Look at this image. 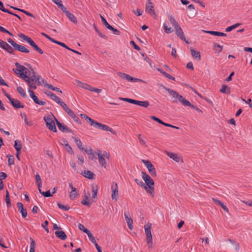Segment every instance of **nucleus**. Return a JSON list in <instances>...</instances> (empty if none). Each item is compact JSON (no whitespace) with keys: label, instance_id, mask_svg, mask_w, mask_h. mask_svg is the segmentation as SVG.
<instances>
[{"label":"nucleus","instance_id":"35","mask_svg":"<svg viewBox=\"0 0 252 252\" xmlns=\"http://www.w3.org/2000/svg\"><path fill=\"white\" fill-rule=\"evenodd\" d=\"M78 82L82 85H79L80 87H81L86 90H89V91L92 92L93 87L91 86H90V85L86 84V83H83L79 81H78Z\"/></svg>","mask_w":252,"mask_h":252},{"label":"nucleus","instance_id":"51","mask_svg":"<svg viewBox=\"0 0 252 252\" xmlns=\"http://www.w3.org/2000/svg\"><path fill=\"white\" fill-rule=\"evenodd\" d=\"M60 105L63 109V110L67 113L70 109L68 107L67 105L64 102H62L61 103Z\"/></svg>","mask_w":252,"mask_h":252},{"label":"nucleus","instance_id":"61","mask_svg":"<svg viewBox=\"0 0 252 252\" xmlns=\"http://www.w3.org/2000/svg\"><path fill=\"white\" fill-rule=\"evenodd\" d=\"M44 120L45 121L46 125L48 123H50L53 122V120L52 119L50 116H45L44 117Z\"/></svg>","mask_w":252,"mask_h":252},{"label":"nucleus","instance_id":"4","mask_svg":"<svg viewBox=\"0 0 252 252\" xmlns=\"http://www.w3.org/2000/svg\"><path fill=\"white\" fill-rule=\"evenodd\" d=\"M93 126L94 127L97 128L98 129H102L104 131H109L111 132L113 134H116V132L114 131L112 128L110 127L109 126L102 124L101 123H99L96 121H95L94 123Z\"/></svg>","mask_w":252,"mask_h":252},{"label":"nucleus","instance_id":"60","mask_svg":"<svg viewBox=\"0 0 252 252\" xmlns=\"http://www.w3.org/2000/svg\"><path fill=\"white\" fill-rule=\"evenodd\" d=\"M134 181L138 186L144 189L145 184L142 181H140L137 179H135Z\"/></svg>","mask_w":252,"mask_h":252},{"label":"nucleus","instance_id":"54","mask_svg":"<svg viewBox=\"0 0 252 252\" xmlns=\"http://www.w3.org/2000/svg\"><path fill=\"white\" fill-rule=\"evenodd\" d=\"M30 241H31V243H30L31 249H30V250H35V245H36L35 241L32 237H30Z\"/></svg>","mask_w":252,"mask_h":252},{"label":"nucleus","instance_id":"43","mask_svg":"<svg viewBox=\"0 0 252 252\" xmlns=\"http://www.w3.org/2000/svg\"><path fill=\"white\" fill-rule=\"evenodd\" d=\"M51 98L59 105L61 104V102H63L61 99L58 96H57L55 94L52 96V97Z\"/></svg>","mask_w":252,"mask_h":252},{"label":"nucleus","instance_id":"46","mask_svg":"<svg viewBox=\"0 0 252 252\" xmlns=\"http://www.w3.org/2000/svg\"><path fill=\"white\" fill-rule=\"evenodd\" d=\"M53 43H56L58 45H59L65 48V49H66L67 50H71V48H70L65 43H64L63 42H61L60 41L55 40V41Z\"/></svg>","mask_w":252,"mask_h":252},{"label":"nucleus","instance_id":"26","mask_svg":"<svg viewBox=\"0 0 252 252\" xmlns=\"http://www.w3.org/2000/svg\"><path fill=\"white\" fill-rule=\"evenodd\" d=\"M220 92L222 93L229 94H230V88L226 85H222Z\"/></svg>","mask_w":252,"mask_h":252},{"label":"nucleus","instance_id":"7","mask_svg":"<svg viewBox=\"0 0 252 252\" xmlns=\"http://www.w3.org/2000/svg\"><path fill=\"white\" fill-rule=\"evenodd\" d=\"M0 47L10 54H14V49L7 42L0 39Z\"/></svg>","mask_w":252,"mask_h":252},{"label":"nucleus","instance_id":"8","mask_svg":"<svg viewBox=\"0 0 252 252\" xmlns=\"http://www.w3.org/2000/svg\"><path fill=\"white\" fill-rule=\"evenodd\" d=\"M54 118L55 120L56 124L58 127V128L60 130H61L62 132H64L66 131L68 133H72V130L70 129L66 125H63L61 124L56 118L55 116H54Z\"/></svg>","mask_w":252,"mask_h":252},{"label":"nucleus","instance_id":"57","mask_svg":"<svg viewBox=\"0 0 252 252\" xmlns=\"http://www.w3.org/2000/svg\"><path fill=\"white\" fill-rule=\"evenodd\" d=\"M48 89H51L53 91H55L56 92H60L61 93H62V91L60 90V89L57 87H55L53 85H49Z\"/></svg>","mask_w":252,"mask_h":252},{"label":"nucleus","instance_id":"39","mask_svg":"<svg viewBox=\"0 0 252 252\" xmlns=\"http://www.w3.org/2000/svg\"><path fill=\"white\" fill-rule=\"evenodd\" d=\"M39 192L40 194L46 197L52 196V194L51 193L50 190H48L46 191H43L41 190V189H39Z\"/></svg>","mask_w":252,"mask_h":252},{"label":"nucleus","instance_id":"34","mask_svg":"<svg viewBox=\"0 0 252 252\" xmlns=\"http://www.w3.org/2000/svg\"><path fill=\"white\" fill-rule=\"evenodd\" d=\"M5 202L8 208H10L11 206V201L9 192L7 190H6L5 194Z\"/></svg>","mask_w":252,"mask_h":252},{"label":"nucleus","instance_id":"40","mask_svg":"<svg viewBox=\"0 0 252 252\" xmlns=\"http://www.w3.org/2000/svg\"><path fill=\"white\" fill-rule=\"evenodd\" d=\"M78 228L80 230L83 231L84 233H86L87 234H88L90 232V231L89 229H88L83 224H82L81 223L78 224Z\"/></svg>","mask_w":252,"mask_h":252},{"label":"nucleus","instance_id":"25","mask_svg":"<svg viewBox=\"0 0 252 252\" xmlns=\"http://www.w3.org/2000/svg\"><path fill=\"white\" fill-rule=\"evenodd\" d=\"M167 155L172 158L173 160L175 161L176 162H179L180 161V158L178 157V155L173 153L166 152Z\"/></svg>","mask_w":252,"mask_h":252},{"label":"nucleus","instance_id":"16","mask_svg":"<svg viewBox=\"0 0 252 252\" xmlns=\"http://www.w3.org/2000/svg\"><path fill=\"white\" fill-rule=\"evenodd\" d=\"M19 211L21 213L23 218H26L27 216L26 209L24 208L23 204L21 202H18L17 204Z\"/></svg>","mask_w":252,"mask_h":252},{"label":"nucleus","instance_id":"2","mask_svg":"<svg viewBox=\"0 0 252 252\" xmlns=\"http://www.w3.org/2000/svg\"><path fill=\"white\" fill-rule=\"evenodd\" d=\"M141 174L142 177L146 184V185H145L144 189L147 193L151 194L152 196L154 197V182L153 180L148 174L144 171L141 172Z\"/></svg>","mask_w":252,"mask_h":252},{"label":"nucleus","instance_id":"15","mask_svg":"<svg viewBox=\"0 0 252 252\" xmlns=\"http://www.w3.org/2000/svg\"><path fill=\"white\" fill-rule=\"evenodd\" d=\"M145 234L146 235L147 240L151 241L152 239V235L151 233V224H150L147 227V225L144 226Z\"/></svg>","mask_w":252,"mask_h":252},{"label":"nucleus","instance_id":"42","mask_svg":"<svg viewBox=\"0 0 252 252\" xmlns=\"http://www.w3.org/2000/svg\"><path fill=\"white\" fill-rule=\"evenodd\" d=\"M241 24L240 23H236L233 25H232L231 26H229L225 29V31L226 32H229L233 30V29L237 28L239 26H240Z\"/></svg>","mask_w":252,"mask_h":252},{"label":"nucleus","instance_id":"24","mask_svg":"<svg viewBox=\"0 0 252 252\" xmlns=\"http://www.w3.org/2000/svg\"><path fill=\"white\" fill-rule=\"evenodd\" d=\"M52 0L55 3H56L58 5L59 8H60L63 13L64 12H66V10H67V9L63 4L62 1L61 0Z\"/></svg>","mask_w":252,"mask_h":252},{"label":"nucleus","instance_id":"18","mask_svg":"<svg viewBox=\"0 0 252 252\" xmlns=\"http://www.w3.org/2000/svg\"><path fill=\"white\" fill-rule=\"evenodd\" d=\"M55 233L57 238H60L62 240H65L67 238V236L65 233L62 230H57Z\"/></svg>","mask_w":252,"mask_h":252},{"label":"nucleus","instance_id":"3","mask_svg":"<svg viewBox=\"0 0 252 252\" xmlns=\"http://www.w3.org/2000/svg\"><path fill=\"white\" fill-rule=\"evenodd\" d=\"M18 35L21 38L27 41L31 46L33 47V48H34L35 50H36L39 53L41 54L43 53V51L35 44V43L31 38L25 35L23 33H20Z\"/></svg>","mask_w":252,"mask_h":252},{"label":"nucleus","instance_id":"31","mask_svg":"<svg viewBox=\"0 0 252 252\" xmlns=\"http://www.w3.org/2000/svg\"><path fill=\"white\" fill-rule=\"evenodd\" d=\"M14 147L16 149V152L21 151L22 149V144L20 140H16L14 141Z\"/></svg>","mask_w":252,"mask_h":252},{"label":"nucleus","instance_id":"29","mask_svg":"<svg viewBox=\"0 0 252 252\" xmlns=\"http://www.w3.org/2000/svg\"><path fill=\"white\" fill-rule=\"evenodd\" d=\"M126 80H127V81H128L129 82H136L140 81V82H142L144 83H146L145 81H144L141 79L136 78H134L128 74L127 75V76L126 77Z\"/></svg>","mask_w":252,"mask_h":252},{"label":"nucleus","instance_id":"41","mask_svg":"<svg viewBox=\"0 0 252 252\" xmlns=\"http://www.w3.org/2000/svg\"><path fill=\"white\" fill-rule=\"evenodd\" d=\"M169 20L174 28L175 27H178V26L179 25L178 22L176 21V20L174 19V18L172 16H169Z\"/></svg>","mask_w":252,"mask_h":252},{"label":"nucleus","instance_id":"12","mask_svg":"<svg viewBox=\"0 0 252 252\" xmlns=\"http://www.w3.org/2000/svg\"><path fill=\"white\" fill-rule=\"evenodd\" d=\"M90 196V193L88 192V194H85L84 195V198L81 201V203L84 205H86L88 207H90L92 204V202H94L93 200L91 201V200L89 198V196Z\"/></svg>","mask_w":252,"mask_h":252},{"label":"nucleus","instance_id":"6","mask_svg":"<svg viewBox=\"0 0 252 252\" xmlns=\"http://www.w3.org/2000/svg\"><path fill=\"white\" fill-rule=\"evenodd\" d=\"M176 34L182 40H184L187 44H189L188 40H186L184 32L181 27L178 25L174 27Z\"/></svg>","mask_w":252,"mask_h":252},{"label":"nucleus","instance_id":"13","mask_svg":"<svg viewBox=\"0 0 252 252\" xmlns=\"http://www.w3.org/2000/svg\"><path fill=\"white\" fill-rule=\"evenodd\" d=\"M69 186L71 189V191L69 194V198L71 200H74L77 196L76 189L73 187L71 183H69Z\"/></svg>","mask_w":252,"mask_h":252},{"label":"nucleus","instance_id":"11","mask_svg":"<svg viewBox=\"0 0 252 252\" xmlns=\"http://www.w3.org/2000/svg\"><path fill=\"white\" fill-rule=\"evenodd\" d=\"M167 92L170 94L172 96L175 98V99L173 101V102L177 103L179 102V100H180V97H182V95L180 94L177 92L174 91L172 89L167 90Z\"/></svg>","mask_w":252,"mask_h":252},{"label":"nucleus","instance_id":"56","mask_svg":"<svg viewBox=\"0 0 252 252\" xmlns=\"http://www.w3.org/2000/svg\"><path fill=\"white\" fill-rule=\"evenodd\" d=\"M214 35L215 36H226V34L223 32H217V31H214V32H213Z\"/></svg>","mask_w":252,"mask_h":252},{"label":"nucleus","instance_id":"23","mask_svg":"<svg viewBox=\"0 0 252 252\" xmlns=\"http://www.w3.org/2000/svg\"><path fill=\"white\" fill-rule=\"evenodd\" d=\"M98 186L97 185L93 184L92 185V198H95L97 196L98 192Z\"/></svg>","mask_w":252,"mask_h":252},{"label":"nucleus","instance_id":"28","mask_svg":"<svg viewBox=\"0 0 252 252\" xmlns=\"http://www.w3.org/2000/svg\"><path fill=\"white\" fill-rule=\"evenodd\" d=\"M46 126L48 127V128L51 131H52L53 132H56L57 131L55 124L54 122H52L51 123H48L47 124H46Z\"/></svg>","mask_w":252,"mask_h":252},{"label":"nucleus","instance_id":"47","mask_svg":"<svg viewBox=\"0 0 252 252\" xmlns=\"http://www.w3.org/2000/svg\"><path fill=\"white\" fill-rule=\"evenodd\" d=\"M120 99L122 100H123V101L127 102L130 103L134 104H135V103H136V100L128 98H122V97H120Z\"/></svg>","mask_w":252,"mask_h":252},{"label":"nucleus","instance_id":"50","mask_svg":"<svg viewBox=\"0 0 252 252\" xmlns=\"http://www.w3.org/2000/svg\"><path fill=\"white\" fill-rule=\"evenodd\" d=\"M94 29H95V32L97 33V34L102 38L107 40L108 39V37L105 35V34H102L97 29V28L94 26Z\"/></svg>","mask_w":252,"mask_h":252},{"label":"nucleus","instance_id":"53","mask_svg":"<svg viewBox=\"0 0 252 252\" xmlns=\"http://www.w3.org/2000/svg\"><path fill=\"white\" fill-rule=\"evenodd\" d=\"M58 206L60 209H63L65 211H68L70 209L69 207H68V206L63 205L61 204L60 203H58Z\"/></svg>","mask_w":252,"mask_h":252},{"label":"nucleus","instance_id":"19","mask_svg":"<svg viewBox=\"0 0 252 252\" xmlns=\"http://www.w3.org/2000/svg\"><path fill=\"white\" fill-rule=\"evenodd\" d=\"M65 13L66 17L73 23L76 24L77 23V20L74 15L69 11L66 10V12H64Z\"/></svg>","mask_w":252,"mask_h":252},{"label":"nucleus","instance_id":"48","mask_svg":"<svg viewBox=\"0 0 252 252\" xmlns=\"http://www.w3.org/2000/svg\"><path fill=\"white\" fill-rule=\"evenodd\" d=\"M63 141L64 143H65V146L66 149L67 151V152H69V153H72L73 151H72V148L68 144L67 141L65 140V139H63Z\"/></svg>","mask_w":252,"mask_h":252},{"label":"nucleus","instance_id":"10","mask_svg":"<svg viewBox=\"0 0 252 252\" xmlns=\"http://www.w3.org/2000/svg\"><path fill=\"white\" fill-rule=\"evenodd\" d=\"M146 11L148 12L151 15H155V17L157 16V15L155 13L153 4L151 1V0H147V3L146 4Z\"/></svg>","mask_w":252,"mask_h":252},{"label":"nucleus","instance_id":"55","mask_svg":"<svg viewBox=\"0 0 252 252\" xmlns=\"http://www.w3.org/2000/svg\"><path fill=\"white\" fill-rule=\"evenodd\" d=\"M0 32H3V33H6L8 34L9 35L11 36H13V34L10 32L9 31L4 28L3 27L0 26Z\"/></svg>","mask_w":252,"mask_h":252},{"label":"nucleus","instance_id":"52","mask_svg":"<svg viewBox=\"0 0 252 252\" xmlns=\"http://www.w3.org/2000/svg\"><path fill=\"white\" fill-rule=\"evenodd\" d=\"M89 238V240L93 244L94 243H95L96 241H95V238L93 236V235L91 233V232H90V233H89L88 234H87Z\"/></svg>","mask_w":252,"mask_h":252},{"label":"nucleus","instance_id":"20","mask_svg":"<svg viewBox=\"0 0 252 252\" xmlns=\"http://www.w3.org/2000/svg\"><path fill=\"white\" fill-rule=\"evenodd\" d=\"M124 215H125V219L126 221L128 228L130 230H132L133 228V225H132L133 220H132V218L131 217H128L127 213H125Z\"/></svg>","mask_w":252,"mask_h":252},{"label":"nucleus","instance_id":"36","mask_svg":"<svg viewBox=\"0 0 252 252\" xmlns=\"http://www.w3.org/2000/svg\"><path fill=\"white\" fill-rule=\"evenodd\" d=\"M223 49V47L218 43L214 44V49L215 52L219 53H220Z\"/></svg>","mask_w":252,"mask_h":252},{"label":"nucleus","instance_id":"63","mask_svg":"<svg viewBox=\"0 0 252 252\" xmlns=\"http://www.w3.org/2000/svg\"><path fill=\"white\" fill-rule=\"evenodd\" d=\"M23 116H24V121L26 124L28 126H31L32 125V122H28V119L25 113H23Z\"/></svg>","mask_w":252,"mask_h":252},{"label":"nucleus","instance_id":"37","mask_svg":"<svg viewBox=\"0 0 252 252\" xmlns=\"http://www.w3.org/2000/svg\"><path fill=\"white\" fill-rule=\"evenodd\" d=\"M72 138L74 139L75 142L78 147L81 150H84V148L82 147V143L80 139L75 137H72Z\"/></svg>","mask_w":252,"mask_h":252},{"label":"nucleus","instance_id":"44","mask_svg":"<svg viewBox=\"0 0 252 252\" xmlns=\"http://www.w3.org/2000/svg\"><path fill=\"white\" fill-rule=\"evenodd\" d=\"M8 158V165L11 166V165H13L14 164V157L11 155H8L7 156Z\"/></svg>","mask_w":252,"mask_h":252},{"label":"nucleus","instance_id":"38","mask_svg":"<svg viewBox=\"0 0 252 252\" xmlns=\"http://www.w3.org/2000/svg\"><path fill=\"white\" fill-rule=\"evenodd\" d=\"M17 91L21 94L22 97H26L27 96L26 93L25 92L22 87L21 86L17 87Z\"/></svg>","mask_w":252,"mask_h":252},{"label":"nucleus","instance_id":"64","mask_svg":"<svg viewBox=\"0 0 252 252\" xmlns=\"http://www.w3.org/2000/svg\"><path fill=\"white\" fill-rule=\"evenodd\" d=\"M41 34L45 36L46 38H47L48 39H49L50 41H51L52 42H54L55 41V40L54 38L51 37L49 35L47 34L46 33L44 32H41Z\"/></svg>","mask_w":252,"mask_h":252},{"label":"nucleus","instance_id":"30","mask_svg":"<svg viewBox=\"0 0 252 252\" xmlns=\"http://www.w3.org/2000/svg\"><path fill=\"white\" fill-rule=\"evenodd\" d=\"M135 104L147 108L149 106V102L147 100L141 101L136 100V103H135Z\"/></svg>","mask_w":252,"mask_h":252},{"label":"nucleus","instance_id":"17","mask_svg":"<svg viewBox=\"0 0 252 252\" xmlns=\"http://www.w3.org/2000/svg\"><path fill=\"white\" fill-rule=\"evenodd\" d=\"M81 174L86 178L89 179H94V174L89 171V170H84L83 172L81 173Z\"/></svg>","mask_w":252,"mask_h":252},{"label":"nucleus","instance_id":"1","mask_svg":"<svg viewBox=\"0 0 252 252\" xmlns=\"http://www.w3.org/2000/svg\"><path fill=\"white\" fill-rule=\"evenodd\" d=\"M15 65L17 68L13 69V71L28 83L30 89L35 90L37 88L36 85H41L40 81L41 77L39 75H36L35 71L31 72L29 68L18 63H16Z\"/></svg>","mask_w":252,"mask_h":252},{"label":"nucleus","instance_id":"21","mask_svg":"<svg viewBox=\"0 0 252 252\" xmlns=\"http://www.w3.org/2000/svg\"><path fill=\"white\" fill-rule=\"evenodd\" d=\"M179 102H181L184 106L193 107V105L183 96L181 97H180Z\"/></svg>","mask_w":252,"mask_h":252},{"label":"nucleus","instance_id":"49","mask_svg":"<svg viewBox=\"0 0 252 252\" xmlns=\"http://www.w3.org/2000/svg\"><path fill=\"white\" fill-rule=\"evenodd\" d=\"M163 29H164L165 32L167 33H170L173 31L171 28L168 27V26L166 23H165L163 25Z\"/></svg>","mask_w":252,"mask_h":252},{"label":"nucleus","instance_id":"45","mask_svg":"<svg viewBox=\"0 0 252 252\" xmlns=\"http://www.w3.org/2000/svg\"><path fill=\"white\" fill-rule=\"evenodd\" d=\"M98 159H99V162L100 164L102 166H104L105 168L106 167V160H105L104 158L103 157V156L100 157L98 158Z\"/></svg>","mask_w":252,"mask_h":252},{"label":"nucleus","instance_id":"33","mask_svg":"<svg viewBox=\"0 0 252 252\" xmlns=\"http://www.w3.org/2000/svg\"><path fill=\"white\" fill-rule=\"evenodd\" d=\"M80 116L82 118H84L85 119V120L87 122L90 123L91 126H93L94 123L95 122V121H94V120L92 119L91 118L89 117L88 116H87L85 114H80Z\"/></svg>","mask_w":252,"mask_h":252},{"label":"nucleus","instance_id":"59","mask_svg":"<svg viewBox=\"0 0 252 252\" xmlns=\"http://www.w3.org/2000/svg\"><path fill=\"white\" fill-rule=\"evenodd\" d=\"M150 118L154 121H155L156 122H157L159 124H162V123H163V122L162 121H161L160 119H159V118L156 117V116H151L150 117Z\"/></svg>","mask_w":252,"mask_h":252},{"label":"nucleus","instance_id":"62","mask_svg":"<svg viewBox=\"0 0 252 252\" xmlns=\"http://www.w3.org/2000/svg\"><path fill=\"white\" fill-rule=\"evenodd\" d=\"M48 225V221L47 220H45L43 223L42 224V226L44 228L45 230L48 233L49 229L47 227V225Z\"/></svg>","mask_w":252,"mask_h":252},{"label":"nucleus","instance_id":"5","mask_svg":"<svg viewBox=\"0 0 252 252\" xmlns=\"http://www.w3.org/2000/svg\"><path fill=\"white\" fill-rule=\"evenodd\" d=\"M142 162L144 163L148 170L149 172L153 177H156L157 176L156 171L154 166L149 160H142Z\"/></svg>","mask_w":252,"mask_h":252},{"label":"nucleus","instance_id":"58","mask_svg":"<svg viewBox=\"0 0 252 252\" xmlns=\"http://www.w3.org/2000/svg\"><path fill=\"white\" fill-rule=\"evenodd\" d=\"M7 41L12 45L13 46L14 49H15L17 45V43H16L15 42H14L11 38H9L7 39Z\"/></svg>","mask_w":252,"mask_h":252},{"label":"nucleus","instance_id":"27","mask_svg":"<svg viewBox=\"0 0 252 252\" xmlns=\"http://www.w3.org/2000/svg\"><path fill=\"white\" fill-rule=\"evenodd\" d=\"M15 49L24 53H28L30 52V51L25 46L19 45L18 44H17Z\"/></svg>","mask_w":252,"mask_h":252},{"label":"nucleus","instance_id":"9","mask_svg":"<svg viewBox=\"0 0 252 252\" xmlns=\"http://www.w3.org/2000/svg\"><path fill=\"white\" fill-rule=\"evenodd\" d=\"M112 190V199H115L116 201L118 200L119 196L118 186L117 183H113L111 186Z\"/></svg>","mask_w":252,"mask_h":252},{"label":"nucleus","instance_id":"32","mask_svg":"<svg viewBox=\"0 0 252 252\" xmlns=\"http://www.w3.org/2000/svg\"><path fill=\"white\" fill-rule=\"evenodd\" d=\"M10 7L13 8V9H14L19 10V11L23 12V13L25 14L26 15H27L28 16H30V17H33V18H35L34 16L32 13H30L29 12L27 11H26V10H25L24 9H21L15 7H13V6H10Z\"/></svg>","mask_w":252,"mask_h":252},{"label":"nucleus","instance_id":"14","mask_svg":"<svg viewBox=\"0 0 252 252\" xmlns=\"http://www.w3.org/2000/svg\"><path fill=\"white\" fill-rule=\"evenodd\" d=\"M11 105L15 109L23 108L24 106L21 102L18 99L13 98V100L10 102Z\"/></svg>","mask_w":252,"mask_h":252},{"label":"nucleus","instance_id":"22","mask_svg":"<svg viewBox=\"0 0 252 252\" xmlns=\"http://www.w3.org/2000/svg\"><path fill=\"white\" fill-rule=\"evenodd\" d=\"M191 54L192 57L199 61L201 60V56L199 52L193 49H190Z\"/></svg>","mask_w":252,"mask_h":252}]
</instances>
